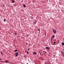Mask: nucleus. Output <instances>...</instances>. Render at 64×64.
<instances>
[{
  "label": "nucleus",
  "instance_id": "f257e3e1",
  "mask_svg": "<svg viewBox=\"0 0 64 64\" xmlns=\"http://www.w3.org/2000/svg\"><path fill=\"white\" fill-rule=\"evenodd\" d=\"M52 30L53 31V32L54 33H56V31L55 29H52Z\"/></svg>",
  "mask_w": 64,
  "mask_h": 64
},
{
  "label": "nucleus",
  "instance_id": "f03ea898",
  "mask_svg": "<svg viewBox=\"0 0 64 64\" xmlns=\"http://www.w3.org/2000/svg\"><path fill=\"white\" fill-rule=\"evenodd\" d=\"M18 54H19V53H18V52L16 53V57L18 56Z\"/></svg>",
  "mask_w": 64,
  "mask_h": 64
},
{
  "label": "nucleus",
  "instance_id": "7ed1b4c3",
  "mask_svg": "<svg viewBox=\"0 0 64 64\" xmlns=\"http://www.w3.org/2000/svg\"><path fill=\"white\" fill-rule=\"evenodd\" d=\"M46 49V50H49L50 48L48 47H46L45 48Z\"/></svg>",
  "mask_w": 64,
  "mask_h": 64
},
{
  "label": "nucleus",
  "instance_id": "20e7f679",
  "mask_svg": "<svg viewBox=\"0 0 64 64\" xmlns=\"http://www.w3.org/2000/svg\"><path fill=\"white\" fill-rule=\"evenodd\" d=\"M64 49L62 51V53L63 54H64Z\"/></svg>",
  "mask_w": 64,
  "mask_h": 64
},
{
  "label": "nucleus",
  "instance_id": "39448f33",
  "mask_svg": "<svg viewBox=\"0 0 64 64\" xmlns=\"http://www.w3.org/2000/svg\"><path fill=\"white\" fill-rule=\"evenodd\" d=\"M55 37V35H54L52 36V38H54Z\"/></svg>",
  "mask_w": 64,
  "mask_h": 64
},
{
  "label": "nucleus",
  "instance_id": "423d86ee",
  "mask_svg": "<svg viewBox=\"0 0 64 64\" xmlns=\"http://www.w3.org/2000/svg\"><path fill=\"white\" fill-rule=\"evenodd\" d=\"M23 5L24 6V7H25V8L26 7V5H25L24 4Z\"/></svg>",
  "mask_w": 64,
  "mask_h": 64
},
{
  "label": "nucleus",
  "instance_id": "0eeeda50",
  "mask_svg": "<svg viewBox=\"0 0 64 64\" xmlns=\"http://www.w3.org/2000/svg\"><path fill=\"white\" fill-rule=\"evenodd\" d=\"M34 24H36V22H34Z\"/></svg>",
  "mask_w": 64,
  "mask_h": 64
},
{
  "label": "nucleus",
  "instance_id": "6e6552de",
  "mask_svg": "<svg viewBox=\"0 0 64 64\" xmlns=\"http://www.w3.org/2000/svg\"><path fill=\"white\" fill-rule=\"evenodd\" d=\"M14 34L15 35H17V33H16V32L14 33Z\"/></svg>",
  "mask_w": 64,
  "mask_h": 64
},
{
  "label": "nucleus",
  "instance_id": "1a4fd4ad",
  "mask_svg": "<svg viewBox=\"0 0 64 64\" xmlns=\"http://www.w3.org/2000/svg\"><path fill=\"white\" fill-rule=\"evenodd\" d=\"M62 45L63 46L64 45V43L63 42H62Z\"/></svg>",
  "mask_w": 64,
  "mask_h": 64
},
{
  "label": "nucleus",
  "instance_id": "9d476101",
  "mask_svg": "<svg viewBox=\"0 0 64 64\" xmlns=\"http://www.w3.org/2000/svg\"><path fill=\"white\" fill-rule=\"evenodd\" d=\"M37 54V53L36 52H34V55L35 54Z\"/></svg>",
  "mask_w": 64,
  "mask_h": 64
},
{
  "label": "nucleus",
  "instance_id": "9b49d317",
  "mask_svg": "<svg viewBox=\"0 0 64 64\" xmlns=\"http://www.w3.org/2000/svg\"><path fill=\"white\" fill-rule=\"evenodd\" d=\"M47 63L48 64H50V62L49 61H48L47 62Z\"/></svg>",
  "mask_w": 64,
  "mask_h": 64
},
{
  "label": "nucleus",
  "instance_id": "f8f14e48",
  "mask_svg": "<svg viewBox=\"0 0 64 64\" xmlns=\"http://www.w3.org/2000/svg\"><path fill=\"white\" fill-rule=\"evenodd\" d=\"M12 3H14V2H15V0L13 1V0H12Z\"/></svg>",
  "mask_w": 64,
  "mask_h": 64
},
{
  "label": "nucleus",
  "instance_id": "ddd939ff",
  "mask_svg": "<svg viewBox=\"0 0 64 64\" xmlns=\"http://www.w3.org/2000/svg\"><path fill=\"white\" fill-rule=\"evenodd\" d=\"M4 22H5L6 21V20H5V19H4Z\"/></svg>",
  "mask_w": 64,
  "mask_h": 64
},
{
  "label": "nucleus",
  "instance_id": "4468645a",
  "mask_svg": "<svg viewBox=\"0 0 64 64\" xmlns=\"http://www.w3.org/2000/svg\"><path fill=\"white\" fill-rule=\"evenodd\" d=\"M5 62H8V61L6 60V61H5Z\"/></svg>",
  "mask_w": 64,
  "mask_h": 64
},
{
  "label": "nucleus",
  "instance_id": "2eb2a0df",
  "mask_svg": "<svg viewBox=\"0 0 64 64\" xmlns=\"http://www.w3.org/2000/svg\"><path fill=\"white\" fill-rule=\"evenodd\" d=\"M0 53H1V54L2 55H3V53H2V52H0Z\"/></svg>",
  "mask_w": 64,
  "mask_h": 64
},
{
  "label": "nucleus",
  "instance_id": "dca6fc26",
  "mask_svg": "<svg viewBox=\"0 0 64 64\" xmlns=\"http://www.w3.org/2000/svg\"><path fill=\"white\" fill-rule=\"evenodd\" d=\"M14 51H15V52H17V50H14Z\"/></svg>",
  "mask_w": 64,
  "mask_h": 64
},
{
  "label": "nucleus",
  "instance_id": "f3484780",
  "mask_svg": "<svg viewBox=\"0 0 64 64\" xmlns=\"http://www.w3.org/2000/svg\"><path fill=\"white\" fill-rule=\"evenodd\" d=\"M24 58H26V56H24Z\"/></svg>",
  "mask_w": 64,
  "mask_h": 64
},
{
  "label": "nucleus",
  "instance_id": "a211bd4d",
  "mask_svg": "<svg viewBox=\"0 0 64 64\" xmlns=\"http://www.w3.org/2000/svg\"><path fill=\"white\" fill-rule=\"evenodd\" d=\"M55 43H56V42H54V44H55Z\"/></svg>",
  "mask_w": 64,
  "mask_h": 64
},
{
  "label": "nucleus",
  "instance_id": "6ab92c4d",
  "mask_svg": "<svg viewBox=\"0 0 64 64\" xmlns=\"http://www.w3.org/2000/svg\"><path fill=\"white\" fill-rule=\"evenodd\" d=\"M28 53H29V52H27V54H28Z\"/></svg>",
  "mask_w": 64,
  "mask_h": 64
},
{
  "label": "nucleus",
  "instance_id": "aec40b11",
  "mask_svg": "<svg viewBox=\"0 0 64 64\" xmlns=\"http://www.w3.org/2000/svg\"><path fill=\"white\" fill-rule=\"evenodd\" d=\"M40 30H39V29H38V31H39Z\"/></svg>",
  "mask_w": 64,
  "mask_h": 64
},
{
  "label": "nucleus",
  "instance_id": "412c9836",
  "mask_svg": "<svg viewBox=\"0 0 64 64\" xmlns=\"http://www.w3.org/2000/svg\"><path fill=\"white\" fill-rule=\"evenodd\" d=\"M0 60H1V58H0Z\"/></svg>",
  "mask_w": 64,
  "mask_h": 64
},
{
  "label": "nucleus",
  "instance_id": "4be33fe9",
  "mask_svg": "<svg viewBox=\"0 0 64 64\" xmlns=\"http://www.w3.org/2000/svg\"><path fill=\"white\" fill-rule=\"evenodd\" d=\"M23 0L21 1V2H23Z\"/></svg>",
  "mask_w": 64,
  "mask_h": 64
},
{
  "label": "nucleus",
  "instance_id": "5701e85b",
  "mask_svg": "<svg viewBox=\"0 0 64 64\" xmlns=\"http://www.w3.org/2000/svg\"><path fill=\"white\" fill-rule=\"evenodd\" d=\"M52 38L51 40V41H52Z\"/></svg>",
  "mask_w": 64,
  "mask_h": 64
},
{
  "label": "nucleus",
  "instance_id": "b1692460",
  "mask_svg": "<svg viewBox=\"0 0 64 64\" xmlns=\"http://www.w3.org/2000/svg\"><path fill=\"white\" fill-rule=\"evenodd\" d=\"M14 5H16V4H14Z\"/></svg>",
  "mask_w": 64,
  "mask_h": 64
},
{
  "label": "nucleus",
  "instance_id": "393cba45",
  "mask_svg": "<svg viewBox=\"0 0 64 64\" xmlns=\"http://www.w3.org/2000/svg\"><path fill=\"white\" fill-rule=\"evenodd\" d=\"M30 50V49H28V50Z\"/></svg>",
  "mask_w": 64,
  "mask_h": 64
},
{
  "label": "nucleus",
  "instance_id": "a878e982",
  "mask_svg": "<svg viewBox=\"0 0 64 64\" xmlns=\"http://www.w3.org/2000/svg\"><path fill=\"white\" fill-rule=\"evenodd\" d=\"M26 50H25V52H26Z\"/></svg>",
  "mask_w": 64,
  "mask_h": 64
},
{
  "label": "nucleus",
  "instance_id": "bb28decb",
  "mask_svg": "<svg viewBox=\"0 0 64 64\" xmlns=\"http://www.w3.org/2000/svg\"><path fill=\"white\" fill-rule=\"evenodd\" d=\"M3 6H5V5H3Z\"/></svg>",
  "mask_w": 64,
  "mask_h": 64
},
{
  "label": "nucleus",
  "instance_id": "cd10ccee",
  "mask_svg": "<svg viewBox=\"0 0 64 64\" xmlns=\"http://www.w3.org/2000/svg\"><path fill=\"white\" fill-rule=\"evenodd\" d=\"M46 52V53H47V52Z\"/></svg>",
  "mask_w": 64,
  "mask_h": 64
},
{
  "label": "nucleus",
  "instance_id": "c85d7f7f",
  "mask_svg": "<svg viewBox=\"0 0 64 64\" xmlns=\"http://www.w3.org/2000/svg\"><path fill=\"white\" fill-rule=\"evenodd\" d=\"M40 53V52H39L38 53V54H39Z\"/></svg>",
  "mask_w": 64,
  "mask_h": 64
},
{
  "label": "nucleus",
  "instance_id": "c756f323",
  "mask_svg": "<svg viewBox=\"0 0 64 64\" xmlns=\"http://www.w3.org/2000/svg\"><path fill=\"white\" fill-rule=\"evenodd\" d=\"M28 36L29 35H28Z\"/></svg>",
  "mask_w": 64,
  "mask_h": 64
},
{
  "label": "nucleus",
  "instance_id": "7c9ffc66",
  "mask_svg": "<svg viewBox=\"0 0 64 64\" xmlns=\"http://www.w3.org/2000/svg\"><path fill=\"white\" fill-rule=\"evenodd\" d=\"M39 52H40V51Z\"/></svg>",
  "mask_w": 64,
  "mask_h": 64
},
{
  "label": "nucleus",
  "instance_id": "2f4dec72",
  "mask_svg": "<svg viewBox=\"0 0 64 64\" xmlns=\"http://www.w3.org/2000/svg\"><path fill=\"white\" fill-rule=\"evenodd\" d=\"M15 6H16V5H14Z\"/></svg>",
  "mask_w": 64,
  "mask_h": 64
},
{
  "label": "nucleus",
  "instance_id": "473e14b6",
  "mask_svg": "<svg viewBox=\"0 0 64 64\" xmlns=\"http://www.w3.org/2000/svg\"><path fill=\"white\" fill-rule=\"evenodd\" d=\"M1 29V28H0V30Z\"/></svg>",
  "mask_w": 64,
  "mask_h": 64
},
{
  "label": "nucleus",
  "instance_id": "72a5a7b5",
  "mask_svg": "<svg viewBox=\"0 0 64 64\" xmlns=\"http://www.w3.org/2000/svg\"><path fill=\"white\" fill-rule=\"evenodd\" d=\"M32 33H33V32Z\"/></svg>",
  "mask_w": 64,
  "mask_h": 64
},
{
  "label": "nucleus",
  "instance_id": "f704fd0d",
  "mask_svg": "<svg viewBox=\"0 0 64 64\" xmlns=\"http://www.w3.org/2000/svg\"><path fill=\"white\" fill-rule=\"evenodd\" d=\"M32 33H33V32Z\"/></svg>",
  "mask_w": 64,
  "mask_h": 64
}]
</instances>
